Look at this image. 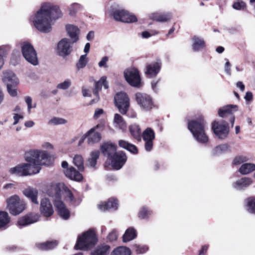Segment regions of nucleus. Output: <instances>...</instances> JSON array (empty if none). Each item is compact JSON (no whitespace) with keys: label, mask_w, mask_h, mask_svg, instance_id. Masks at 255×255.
<instances>
[{"label":"nucleus","mask_w":255,"mask_h":255,"mask_svg":"<svg viewBox=\"0 0 255 255\" xmlns=\"http://www.w3.org/2000/svg\"><path fill=\"white\" fill-rule=\"evenodd\" d=\"M226 62L225 65V71L229 75H231V63L228 59H226Z\"/></svg>","instance_id":"e2e57ef3"},{"label":"nucleus","mask_w":255,"mask_h":255,"mask_svg":"<svg viewBox=\"0 0 255 255\" xmlns=\"http://www.w3.org/2000/svg\"><path fill=\"white\" fill-rule=\"evenodd\" d=\"M135 98L138 105L144 111H149L154 106L151 97L143 93H137L135 94Z\"/></svg>","instance_id":"6e6552de"},{"label":"nucleus","mask_w":255,"mask_h":255,"mask_svg":"<svg viewBox=\"0 0 255 255\" xmlns=\"http://www.w3.org/2000/svg\"><path fill=\"white\" fill-rule=\"evenodd\" d=\"M86 138H87V135H86V134L85 133L84 135H83L82 136H81V137H79V136L74 137L72 139L71 142H74L77 140L78 139V146H80L82 145V144H83V143L84 142V141Z\"/></svg>","instance_id":"13d9d810"},{"label":"nucleus","mask_w":255,"mask_h":255,"mask_svg":"<svg viewBox=\"0 0 255 255\" xmlns=\"http://www.w3.org/2000/svg\"><path fill=\"white\" fill-rule=\"evenodd\" d=\"M82 8V6L79 3H74L69 7V14L74 16L76 13Z\"/></svg>","instance_id":"49530a36"},{"label":"nucleus","mask_w":255,"mask_h":255,"mask_svg":"<svg viewBox=\"0 0 255 255\" xmlns=\"http://www.w3.org/2000/svg\"><path fill=\"white\" fill-rule=\"evenodd\" d=\"M59 6L52 2H45L40 8L30 17V21L39 31L44 33L49 32L52 29L53 21L62 16Z\"/></svg>","instance_id":"f03ea898"},{"label":"nucleus","mask_w":255,"mask_h":255,"mask_svg":"<svg viewBox=\"0 0 255 255\" xmlns=\"http://www.w3.org/2000/svg\"><path fill=\"white\" fill-rule=\"evenodd\" d=\"M124 76L127 82L131 86L136 88L141 86V78L137 69L131 68L127 69L124 72Z\"/></svg>","instance_id":"1a4fd4ad"},{"label":"nucleus","mask_w":255,"mask_h":255,"mask_svg":"<svg viewBox=\"0 0 255 255\" xmlns=\"http://www.w3.org/2000/svg\"><path fill=\"white\" fill-rule=\"evenodd\" d=\"M109 58L107 56L103 57L101 60L99 62L98 65L100 67H106L107 68L108 66L107 65V63L108 61Z\"/></svg>","instance_id":"680f3d73"},{"label":"nucleus","mask_w":255,"mask_h":255,"mask_svg":"<svg viewBox=\"0 0 255 255\" xmlns=\"http://www.w3.org/2000/svg\"><path fill=\"white\" fill-rule=\"evenodd\" d=\"M247 161V158L246 157L244 156H239L234 158L233 163L234 165H238Z\"/></svg>","instance_id":"6e6d98bb"},{"label":"nucleus","mask_w":255,"mask_h":255,"mask_svg":"<svg viewBox=\"0 0 255 255\" xmlns=\"http://www.w3.org/2000/svg\"><path fill=\"white\" fill-rule=\"evenodd\" d=\"M104 113V111L101 109H98L95 112L94 118L95 119H98Z\"/></svg>","instance_id":"69168bd1"},{"label":"nucleus","mask_w":255,"mask_h":255,"mask_svg":"<svg viewBox=\"0 0 255 255\" xmlns=\"http://www.w3.org/2000/svg\"><path fill=\"white\" fill-rule=\"evenodd\" d=\"M7 47L6 46H0V70L4 64L3 57L6 55Z\"/></svg>","instance_id":"8fccbe9b"},{"label":"nucleus","mask_w":255,"mask_h":255,"mask_svg":"<svg viewBox=\"0 0 255 255\" xmlns=\"http://www.w3.org/2000/svg\"><path fill=\"white\" fill-rule=\"evenodd\" d=\"M21 48L22 54L26 61L34 66L38 64L36 52L33 46L29 42H22Z\"/></svg>","instance_id":"423d86ee"},{"label":"nucleus","mask_w":255,"mask_h":255,"mask_svg":"<svg viewBox=\"0 0 255 255\" xmlns=\"http://www.w3.org/2000/svg\"><path fill=\"white\" fill-rule=\"evenodd\" d=\"M13 119L14 122L13 123V125H17L20 120H22L23 119V116L22 115L18 114H13Z\"/></svg>","instance_id":"052dcab7"},{"label":"nucleus","mask_w":255,"mask_h":255,"mask_svg":"<svg viewBox=\"0 0 255 255\" xmlns=\"http://www.w3.org/2000/svg\"><path fill=\"white\" fill-rule=\"evenodd\" d=\"M212 129L215 134L220 139L226 138L229 132L228 124L225 121L214 122L212 123Z\"/></svg>","instance_id":"9b49d317"},{"label":"nucleus","mask_w":255,"mask_h":255,"mask_svg":"<svg viewBox=\"0 0 255 255\" xmlns=\"http://www.w3.org/2000/svg\"><path fill=\"white\" fill-rule=\"evenodd\" d=\"M158 83V81H154V80L151 82L152 89L155 92H157L158 91V89L157 88Z\"/></svg>","instance_id":"774afa93"},{"label":"nucleus","mask_w":255,"mask_h":255,"mask_svg":"<svg viewBox=\"0 0 255 255\" xmlns=\"http://www.w3.org/2000/svg\"><path fill=\"white\" fill-rule=\"evenodd\" d=\"M110 247L105 244L98 246L91 253V255H108L110 253Z\"/></svg>","instance_id":"7c9ffc66"},{"label":"nucleus","mask_w":255,"mask_h":255,"mask_svg":"<svg viewBox=\"0 0 255 255\" xmlns=\"http://www.w3.org/2000/svg\"><path fill=\"white\" fill-rule=\"evenodd\" d=\"M192 41L193 43L192 46L194 51L198 52L203 49L205 46V41L202 38L194 36L192 38Z\"/></svg>","instance_id":"c756f323"},{"label":"nucleus","mask_w":255,"mask_h":255,"mask_svg":"<svg viewBox=\"0 0 255 255\" xmlns=\"http://www.w3.org/2000/svg\"><path fill=\"white\" fill-rule=\"evenodd\" d=\"M64 172L67 177L73 180L80 181L83 178L82 174L72 166L64 170Z\"/></svg>","instance_id":"bb28decb"},{"label":"nucleus","mask_w":255,"mask_h":255,"mask_svg":"<svg viewBox=\"0 0 255 255\" xmlns=\"http://www.w3.org/2000/svg\"><path fill=\"white\" fill-rule=\"evenodd\" d=\"M119 145L121 147L128 150L132 153L137 154L138 153V149L135 145L124 140H120L119 141Z\"/></svg>","instance_id":"2f4dec72"},{"label":"nucleus","mask_w":255,"mask_h":255,"mask_svg":"<svg viewBox=\"0 0 255 255\" xmlns=\"http://www.w3.org/2000/svg\"><path fill=\"white\" fill-rule=\"evenodd\" d=\"M123 16L127 19V21H122L123 22L130 23L136 22L137 20V18L135 15L130 13L125 10H124V14L123 15Z\"/></svg>","instance_id":"de8ad7c7"},{"label":"nucleus","mask_w":255,"mask_h":255,"mask_svg":"<svg viewBox=\"0 0 255 255\" xmlns=\"http://www.w3.org/2000/svg\"><path fill=\"white\" fill-rule=\"evenodd\" d=\"M246 101H251L253 99V94L251 92H247L245 96Z\"/></svg>","instance_id":"338daca9"},{"label":"nucleus","mask_w":255,"mask_h":255,"mask_svg":"<svg viewBox=\"0 0 255 255\" xmlns=\"http://www.w3.org/2000/svg\"><path fill=\"white\" fill-rule=\"evenodd\" d=\"M97 242L95 233L89 230L78 237L74 248L76 250H87L93 247Z\"/></svg>","instance_id":"39448f33"},{"label":"nucleus","mask_w":255,"mask_h":255,"mask_svg":"<svg viewBox=\"0 0 255 255\" xmlns=\"http://www.w3.org/2000/svg\"><path fill=\"white\" fill-rule=\"evenodd\" d=\"M238 110V107L235 105H227L220 108L218 114L220 117L225 118L228 116H233L234 113Z\"/></svg>","instance_id":"aec40b11"},{"label":"nucleus","mask_w":255,"mask_h":255,"mask_svg":"<svg viewBox=\"0 0 255 255\" xmlns=\"http://www.w3.org/2000/svg\"><path fill=\"white\" fill-rule=\"evenodd\" d=\"M71 85V81L70 79H66L63 82L57 85V88L59 89L66 90Z\"/></svg>","instance_id":"603ef678"},{"label":"nucleus","mask_w":255,"mask_h":255,"mask_svg":"<svg viewBox=\"0 0 255 255\" xmlns=\"http://www.w3.org/2000/svg\"><path fill=\"white\" fill-rule=\"evenodd\" d=\"M111 255H130V250L125 247H119L112 252Z\"/></svg>","instance_id":"ea45409f"},{"label":"nucleus","mask_w":255,"mask_h":255,"mask_svg":"<svg viewBox=\"0 0 255 255\" xmlns=\"http://www.w3.org/2000/svg\"><path fill=\"white\" fill-rule=\"evenodd\" d=\"M40 211L41 214L45 217H49L54 213L52 205L49 200L47 198H43L41 200Z\"/></svg>","instance_id":"a211bd4d"},{"label":"nucleus","mask_w":255,"mask_h":255,"mask_svg":"<svg viewBox=\"0 0 255 255\" xmlns=\"http://www.w3.org/2000/svg\"><path fill=\"white\" fill-rule=\"evenodd\" d=\"M101 150L105 157H107L110 159L115 153H117V145L111 142H106L104 143L101 146Z\"/></svg>","instance_id":"6ab92c4d"},{"label":"nucleus","mask_w":255,"mask_h":255,"mask_svg":"<svg viewBox=\"0 0 255 255\" xmlns=\"http://www.w3.org/2000/svg\"><path fill=\"white\" fill-rule=\"evenodd\" d=\"M14 86L13 85H11L10 84H7V90L8 94L12 97H15L17 96V90L12 87Z\"/></svg>","instance_id":"4d7b16f0"},{"label":"nucleus","mask_w":255,"mask_h":255,"mask_svg":"<svg viewBox=\"0 0 255 255\" xmlns=\"http://www.w3.org/2000/svg\"><path fill=\"white\" fill-rule=\"evenodd\" d=\"M149 17L151 19L161 22H165L170 21L172 17V14L171 12H153L150 14Z\"/></svg>","instance_id":"b1692460"},{"label":"nucleus","mask_w":255,"mask_h":255,"mask_svg":"<svg viewBox=\"0 0 255 255\" xmlns=\"http://www.w3.org/2000/svg\"><path fill=\"white\" fill-rule=\"evenodd\" d=\"M129 131L132 137L137 140H140L141 138V131L139 126L134 124L129 127Z\"/></svg>","instance_id":"c9c22d12"},{"label":"nucleus","mask_w":255,"mask_h":255,"mask_svg":"<svg viewBox=\"0 0 255 255\" xmlns=\"http://www.w3.org/2000/svg\"><path fill=\"white\" fill-rule=\"evenodd\" d=\"M25 159L28 162L19 164L9 169L12 175L25 176L37 174L41 170V165H48L50 157L46 151L31 150L25 154Z\"/></svg>","instance_id":"f257e3e1"},{"label":"nucleus","mask_w":255,"mask_h":255,"mask_svg":"<svg viewBox=\"0 0 255 255\" xmlns=\"http://www.w3.org/2000/svg\"><path fill=\"white\" fill-rule=\"evenodd\" d=\"M141 137L144 142L145 150L147 152L151 151L155 137L154 130L150 128H147L142 132Z\"/></svg>","instance_id":"f8f14e48"},{"label":"nucleus","mask_w":255,"mask_h":255,"mask_svg":"<svg viewBox=\"0 0 255 255\" xmlns=\"http://www.w3.org/2000/svg\"><path fill=\"white\" fill-rule=\"evenodd\" d=\"M118 237V234L116 230L113 229L109 233L107 236V239L110 242H114L117 240Z\"/></svg>","instance_id":"864d4df0"},{"label":"nucleus","mask_w":255,"mask_h":255,"mask_svg":"<svg viewBox=\"0 0 255 255\" xmlns=\"http://www.w3.org/2000/svg\"><path fill=\"white\" fill-rule=\"evenodd\" d=\"M254 171H255V164L250 163L242 164L239 170L240 173L243 175L248 174Z\"/></svg>","instance_id":"e433bc0d"},{"label":"nucleus","mask_w":255,"mask_h":255,"mask_svg":"<svg viewBox=\"0 0 255 255\" xmlns=\"http://www.w3.org/2000/svg\"><path fill=\"white\" fill-rule=\"evenodd\" d=\"M102 86H104V88L107 89L108 88V83L106 81V77L103 76L101 79L97 82H95V89L93 91V94L96 96L95 99L92 100L90 104H93L97 102L99 100V96L98 92L102 89Z\"/></svg>","instance_id":"412c9836"},{"label":"nucleus","mask_w":255,"mask_h":255,"mask_svg":"<svg viewBox=\"0 0 255 255\" xmlns=\"http://www.w3.org/2000/svg\"><path fill=\"white\" fill-rule=\"evenodd\" d=\"M208 248L209 246L207 245H205L202 246L201 250L199 251V255H206Z\"/></svg>","instance_id":"0e129e2a"},{"label":"nucleus","mask_w":255,"mask_h":255,"mask_svg":"<svg viewBox=\"0 0 255 255\" xmlns=\"http://www.w3.org/2000/svg\"><path fill=\"white\" fill-rule=\"evenodd\" d=\"M65 123H66V121L64 119L60 118H54L48 122V124L52 125H63Z\"/></svg>","instance_id":"3c124183"},{"label":"nucleus","mask_w":255,"mask_h":255,"mask_svg":"<svg viewBox=\"0 0 255 255\" xmlns=\"http://www.w3.org/2000/svg\"><path fill=\"white\" fill-rule=\"evenodd\" d=\"M112 167L116 170H119L124 165L127 160V156L123 151H118L109 159Z\"/></svg>","instance_id":"4468645a"},{"label":"nucleus","mask_w":255,"mask_h":255,"mask_svg":"<svg viewBox=\"0 0 255 255\" xmlns=\"http://www.w3.org/2000/svg\"><path fill=\"white\" fill-rule=\"evenodd\" d=\"M73 163L79 171H83L84 170V160L81 155H76L73 158Z\"/></svg>","instance_id":"a19ab883"},{"label":"nucleus","mask_w":255,"mask_h":255,"mask_svg":"<svg viewBox=\"0 0 255 255\" xmlns=\"http://www.w3.org/2000/svg\"><path fill=\"white\" fill-rule=\"evenodd\" d=\"M230 150V147L227 144H222L214 147L212 151L214 155H219Z\"/></svg>","instance_id":"f704fd0d"},{"label":"nucleus","mask_w":255,"mask_h":255,"mask_svg":"<svg viewBox=\"0 0 255 255\" xmlns=\"http://www.w3.org/2000/svg\"><path fill=\"white\" fill-rule=\"evenodd\" d=\"M253 183V180L251 178L243 177L238 179L232 184L233 187L238 190H245Z\"/></svg>","instance_id":"5701e85b"},{"label":"nucleus","mask_w":255,"mask_h":255,"mask_svg":"<svg viewBox=\"0 0 255 255\" xmlns=\"http://www.w3.org/2000/svg\"><path fill=\"white\" fill-rule=\"evenodd\" d=\"M246 202L248 211L255 214V198H249L246 199Z\"/></svg>","instance_id":"c03bdc74"},{"label":"nucleus","mask_w":255,"mask_h":255,"mask_svg":"<svg viewBox=\"0 0 255 255\" xmlns=\"http://www.w3.org/2000/svg\"><path fill=\"white\" fill-rule=\"evenodd\" d=\"M68 35L71 38L72 43L76 42L79 39V29L75 25L68 24L66 26Z\"/></svg>","instance_id":"393cba45"},{"label":"nucleus","mask_w":255,"mask_h":255,"mask_svg":"<svg viewBox=\"0 0 255 255\" xmlns=\"http://www.w3.org/2000/svg\"><path fill=\"white\" fill-rule=\"evenodd\" d=\"M51 190L54 193L50 194L54 196V205L57 210L58 215L64 220H68L70 216L69 210L66 207L64 203L61 200V192L64 193L66 199L72 204H75L76 200L71 191L63 183H58L51 187Z\"/></svg>","instance_id":"7ed1b4c3"},{"label":"nucleus","mask_w":255,"mask_h":255,"mask_svg":"<svg viewBox=\"0 0 255 255\" xmlns=\"http://www.w3.org/2000/svg\"><path fill=\"white\" fill-rule=\"evenodd\" d=\"M124 10L123 9H117L113 11L112 15L114 18L117 21H127V19L123 16L124 14Z\"/></svg>","instance_id":"79ce46f5"},{"label":"nucleus","mask_w":255,"mask_h":255,"mask_svg":"<svg viewBox=\"0 0 255 255\" xmlns=\"http://www.w3.org/2000/svg\"><path fill=\"white\" fill-rule=\"evenodd\" d=\"M72 41L69 39L64 38L57 44V53L61 57H65L69 55L72 51Z\"/></svg>","instance_id":"ddd939ff"},{"label":"nucleus","mask_w":255,"mask_h":255,"mask_svg":"<svg viewBox=\"0 0 255 255\" xmlns=\"http://www.w3.org/2000/svg\"><path fill=\"white\" fill-rule=\"evenodd\" d=\"M152 212L147 207H142L138 213V217L142 219H147L152 214Z\"/></svg>","instance_id":"37998d69"},{"label":"nucleus","mask_w":255,"mask_h":255,"mask_svg":"<svg viewBox=\"0 0 255 255\" xmlns=\"http://www.w3.org/2000/svg\"><path fill=\"white\" fill-rule=\"evenodd\" d=\"M136 230L132 227L128 228L123 236V241L127 243L135 239L137 237Z\"/></svg>","instance_id":"c85d7f7f"},{"label":"nucleus","mask_w":255,"mask_h":255,"mask_svg":"<svg viewBox=\"0 0 255 255\" xmlns=\"http://www.w3.org/2000/svg\"><path fill=\"white\" fill-rule=\"evenodd\" d=\"M118 203L116 199L111 198L106 202H102L98 205V208L102 211L107 210L115 211L118 209Z\"/></svg>","instance_id":"4be33fe9"},{"label":"nucleus","mask_w":255,"mask_h":255,"mask_svg":"<svg viewBox=\"0 0 255 255\" xmlns=\"http://www.w3.org/2000/svg\"><path fill=\"white\" fill-rule=\"evenodd\" d=\"M39 214L30 213L20 218L17 221V226L19 228L28 226L37 222L39 219Z\"/></svg>","instance_id":"f3484780"},{"label":"nucleus","mask_w":255,"mask_h":255,"mask_svg":"<svg viewBox=\"0 0 255 255\" xmlns=\"http://www.w3.org/2000/svg\"><path fill=\"white\" fill-rule=\"evenodd\" d=\"M161 65V62L159 60L147 64L144 72L146 76L149 78L155 77L160 71Z\"/></svg>","instance_id":"dca6fc26"},{"label":"nucleus","mask_w":255,"mask_h":255,"mask_svg":"<svg viewBox=\"0 0 255 255\" xmlns=\"http://www.w3.org/2000/svg\"><path fill=\"white\" fill-rule=\"evenodd\" d=\"M206 124V122L201 117L195 120L189 121L188 123V128L195 139L203 144L207 143L209 140L205 131Z\"/></svg>","instance_id":"20e7f679"},{"label":"nucleus","mask_w":255,"mask_h":255,"mask_svg":"<svg viewBox=\"0 0 255 255\" xmlns=\"http://www.w3.org/2000/svg\"><path fill=\"white\" fill-rule=\"evenodd\" d=\"M115 103L119 112L122 115L127 113L129 107V99L124 92L117 93L115 96Z\"/></svg>","instance_id":"9d476101"},{"label":"nucleus","mask_w":255,"mask_h":255,"mask_svg":"<svg viewBox=\"0 0 255 255\" xmlns=\"http://www.w3.org/2000/svg\"><path fill=\"white\" fill-rule=\"evenodd\" d=\"M88 62V59L87 57V54L82 55L80 56L78 62L76 63V66L77 69L79 70L81 69L84 68Z\"/></svg>","instance_id":"a18cd8bd"},{"label":"nucleus","mask_w":255,"mask_h":255,"mask_svg":"<svg viewBox=\"0 0 255 255\" xmlns=\"http://www.w3.org/2000/svg\"><path fill=\"white\" fill-rule=\"evenodd\" d=\"M2 81L6 85H7V84L16 85L18 82L15 75L12 71L9 70L3 71Z\"/></svg>","instance_id":"a878e982"},{"label":"nucleus","mask_w":255,"mask_h":255,"mask_svg":"<svg viewBox=\"0 0 255 255\" xmlns=\"http://www.w3.org/2000/svg\"><path fill=\"white\" fill-rule=\"evenodd\" d=\"M25 102L27 104L28 111L29 113L30 112L31 109L32 108H34L35 106L32 107V99L29 96H26L24 98Z\"/></svg>","instance_id":"bf43d9fd"},{"label":"nucleus","mask_w":255,"mask_h":255,"mask_svg":"<svg viewBox=\"0 0 255 255\" xmlns=\"http://www.w3.org/2000/svg\"><path fill=\"white\" fill-rule=\"evenodd\" d=\"M233 7L237 10H244L246 7V4L243 1H238L234 3Z\"/></svg>","instance_id":"5fc2aeb1"},{"label":"nucleus","mask_w":255,"mask_h":255,"mask_svg":"<svg viewBox=\"0 0 255 255\" xmlns=\"http://www.w3.org/2000/svg\"><path fill=\"white\" fill-rule=\"evenodd\" d=\"M7 207L10 213L17 215L21 213L24 209L25 205L16 195H13L6 200Z\"/></svg>","instance_id":"0eeeda50"},{"label":"nucleus","mask_w":255,"mask_h":255,"mask_svg":"<svg viewBox=\"0 0 255 255\" xmlns=\"http://www.w3.org/2000/svg\"><path fill=\"white\" fill-rule=\"evenodd\" d=\"M133 250L137 254H142L146 253L148 250V247L145 245H134Z\"/></svg>","instance_id":"09e8293b"},{"label":"nucleus","mask_w":255,"mask_h":255,"mask_svg":"<svg viewBox=\"0 0 255 255\" xmlns=\"http://www.w3.org/2000/svg\"><path fill=\"white\" fill-rule=\"evenodd\" d=\"M104 127L103 124H98L86 133L87 142L89 144H94L101 140L102 138L101 134L99 132L96 131V129L99 128L100 130H103Z\"/></svg>","instance_id":"2eb2a0df"},{"label":"nucleus","mask_w":255,"mask_h":255,"mask_svg":"<svg viewBox=\"0 0 255 255\" xmlns=\"http://www.w3.org/2000/svg\"><path fill=\"white\" fill-rule=\"evenodd\" d=\"M58 245L57 241H47L45 243L39 244L37 245L38 248L42 250H51L55 248Z\"/></svg>","instance_id":"4c0bfd02"},{"label":"nucleus","mask_w":255,"mask_h":255,"mask_svg":"<svg viewBox=\"0 0 255 255\" xmlns=\"http://www.w3.org/2000/svg\"><path fill=\"white\" fill-rule=\"evenodd\" d=\"M38 193L37 189L31 187H28L23 191V194L35 204H38Z\"/></svg>","instance_id":"cd10ccee"},{"label":"nucleus","mask_w":255,"mask_h":255,"mask_svg":"<svg viewBox=\"0 0 255 255\" xmlns=\"http://www.w3.org/2000/svg\"><path fill=\"white\" fill-rule=\"evenodd\" d=\"M114 123L115 127L119 129L124 130L127 128V125L123 117L118 114H115L114 119Z\"/></svg>","instance_id":"72a5a7b5"},{"label":"nucleus","mask_w":255,"mask_h":255,"mask_svg":"<svg viewBox=\"0 0 255 255\" xmlns=\"http://www.w3.org/2000/svg\"><path fill=\"white\" fill-rule=\"evenodd\" d=\"M99 155V151L95 150L92 151L90 153V157L88 159L87 166L92 168H95Z\"/></svg>","instance_id":"473e14b6"},{"label":"nucleus","mask_w":255,"mask_h":255,"mask_svg":"<svg viewBox=\"0 0 255 255\" xmlns=\"http://www.w3.org/2000/svg\"><path fill=\"white\" fill-rule=\"evenodd\" d=\"M9 218L8 214L3 211H0V229L5 228L9 222Z\"/></svg>","instance_id":"58836bf2"}]
</instances>
